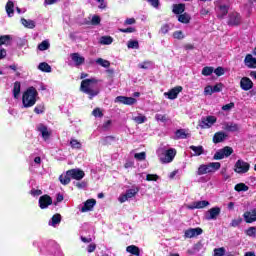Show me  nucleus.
<instances>
[{"mask_svg": "<svg viewBox=\"0 0 256 256\" xmlns=\"http://www.w3.org/2000/svg\"><path fill=\"white\" fill-rule=\"evenodd\" d=\"M98 83L99 80L95 78L84 79L81 81L80 91L88 95V99L91 100L93 97H97V95L101 93L99 86H97Z\"/></svg>", "mask_w": 256, "mask_h": 256, "instance_id": "1", "label": "nucleus"}, {"mask_svg": "<svg viewBox=\"0 0 256 256\" xmlns=\"http://www.w3.org/2000/svg\"><path fill=\"white\" fill-rule=\"evenodd\" d=\"M39 96V92L33 86L29 87L24 91L22 95V105L25 109H29V107H33L35 103H37V97Z\"/></svg>", "mask_w": 256, "mask_h": 256, "instance_id": "2", "label": "nucleus"}, {"mask_svg": "<svg viewBox=\"0 0 256 256\" xmlns=\"http://www.w3.org/2000/svg\"><path fill=\"white\" fill-rule=\"evenodd\" d=\"M221 169L220 162H210L208 164H201L198 167L196 175H207V173H215V171H219Z\"/></svg>", "mask_w": 256, "mask_h": 256, "instance_id": "3", "label": "nucleus"}, {"mask_svg": "<svg viewBox=\"0 0 256 256\" xmlns=\"http://www.w3.org/2000/svg\"><path fill=\"white\" fill-rule=\"evenodd\" d=\"M233 152L234 151L231 146H225L214 154L213 159L215 161H221V159H225V157H231V155H233Z\"/></svg>", "mask_w": 256, "mask_h": 256, "instance_id": "4", "label": "nucleus"}, {"mask_svg": "<svg viewBox=\"0 0 256 256\" xmlns=\"http://www.w3.org/2000/svg\"><path fill=\"white\" fill-rule=\"evenodd\" d=\"M214 123H217V117L209 115L201 118L198 122V127H200V129H211Z\"/></svg>", "mask_w": 256, "mask_h": 256, "instance_id": "5", "label": "nucleus"}, {"mask_svg": "<svg viewBox=\"0 0 256 256\" xmlns=\"http://www.w3.org/2000/svg\"><path fill=\"white\" fill-rule=\"evenodd\" d=\"M249 169H251V165L248 162H245L244 160H237L234 165V171L235 173L243 174L248 173Z\"/></svg>", "mask_w": 256, "mask_h": 256, "instance_id": "6", "label": "nucleus"}, {"mask_svg": "<svg viewBox=\"0 0 256 256\" xmlns=\"http://www.w3.org/2000/svg\"><path fill=\"white\" fill-rule=\"evenodd\" d=\"M137 193H139V187L128 189L125 194L119 196L118 200L120 203H125L129 199H133Z\"/></svg>", "mask_w": 256, "mask_h": 256, "instance_id": "7", "label": "nucleus"}, {"mask_svg": "<svg viewBox=\"0 0 256 256\" xmlns=\"http://www.w3.org/2000/svg\"><path fill=\"white\" fill-rule=\"evenodd\" d=\"M223 87H225V85L221 82L216 83L214 86L207 85L204 88V95H213V93H221V91H223Z\"/></svg>", "mask_w": 256, "mask_h": 256, "instance_id": "8", "label": "nucleus"}, {"mask_svg": "<svg viewBox=\"0 0 256 256\" xmlns=\"http://www.w3.org/2000/svg\"><path fill=\"white\" fill-rule=\"evenodd\" d=\"M228 25L230 27H239L241 25V14L237 12L229 14Z\"/></svg>", "mask_w": 256, "mask_h": 256, "instance_id": "9", "label": "nucleus"}, {"mask_svg": "<svg viewBox=\"0 0 256 256\" xmlns=\"http://www.w3.org/2000/svg\"><path fill=\"white\" fill-rule=\"evenodd\" d=\"M66 174L76 181H81L85 177V172L81 169H70L66 171Z\"/></svg>", "mask_w": 256, "mask_h": 256, "instance_id": "10", "label": "nucleus"}, {"mask_svg": "<svg viewBox=\"0 0 256 256\" xmlns=\"http://www.w3.org/2000/svg\"><path fill=\"white\" fill-rule=\"evenodd\" d=\"M38 203L40 209H47L49 205H53V198H51V196H49L48 194H44L40 196Z\"/></svg>", "mask_w": 256, "mask_h": 256, "instance_id": "11", "label": "nucleus"}, {"mask_svg": "<svg viewBox=\"0 0 256 256\" xmlns=\"http://www.w3.org/2000/svg\"><path fill=\"white\" fill-rule=\"evenodd\" d=\"M221 215V208L220 207H213L210 208L206 214H205V219L206 221H212L217 219V216Z\"/></svg>", "mask_w": 256, "mask_h": 256, "instance_id": "12", "label": "nucleus"}, {"mask_svg": "<svg viewBox=\"0 0 256 256\" xmlns=\"http://www.w3.org/2000/svg\"><path fill=\"white\" fill-rule=\"evenodd\" d=\"M203 234V229L202 228H190L185 230L184 232V237L186 239H193V237H199V235Z\"/></svg>", "mask_w": 256, "mask_h": 256, "instance_id": "13", "label": "nucleus"}, {"mask_svg": "<svg viewBox=\"0 0 256 256\" xmlns=\"http://www.w3.org/2000/svg\"><path fill=\"white\" fill-rule=\"evenodd\" d=\"M114 101L115 103H122V105H135L137 103V99L127 96H117Z\"/></svg>", "mask_w": 256, "mask_h": 256, "instance_id": "14", "label": "nucleus"}, {"mask_svg": "<svg viewBox=\"0 0 256 256\" xmlns=\"http://www.w3.org/2000/svg\"><path fill=\"white\" fill-rule=\"evenodd\" d=\"M181 91H183V87L176 86V87L170 89L168 92H165L164 95H165V97H168V99L173 100V99H177V97H179V94L181 93Z\"/></svg>", "mask_w": 256, "mask_h": 256, "instance_id": "15", "label": "nucleus"}, {"mask_svg": "<svg viewBox=\"0 0 256 256\" xmlns=\"http://www.w3.org/2000/svg\"><path fill=\"white\" fill-rule=\"evenodd\" d=\"M70 57L75 64V67H81V65H85V57L81 56L79 52L71 53Z\"/></svg>", "mask_w": 256, "mask_h": 256, "instance_id": "16", "label": "nucleus"}, {"mask_svg": "<svg viewBox=\"0 0 256 256\" xmlns=\"http://www.w3.org/2000/svg\"><path fill=\"white\" fill-rule=\"evenodd\" d=\"M37 131H39V133H41L42 139H44V141L49 140V138L51 137V132L49 131L47 126L43 123H40L37 126Z\"/></svg>", "mask_w": 256, "mask_h": 256, "instance_id": "17", "label": "nucleus"}, {"mask_svg": "<svg viewBox=\"0 0 256 256\" xmlns=\"http://www.w3.org/2000/svg\"><path fill=\"white\" fill-rule=\"evenodd\" d=\"M253 87V81L249 77H242L240 80V88L242 91H251Z\"/></svg>", "mask_w": 256, "mask_h": 256, "instance_id": "18", "label": "nucleus"}, {"mask_svg": "<svg viewBox=\"0 0 256 256\" xmlns=\"http://www.w3.org/2000/svg\"><path fill=\"white\" fill-rule=\"evenodd\" d=\"M175 155H177V150L170 148L165 152V158H161L163 163H171L175 159Z\"/></svg>", "mask_w": 256, "mask_h": 256, "instance_id": "19", "label": "nucleus"}, {"mask_svg": "<svg viewBox=\"0 0 256 256\" xmlns=\"http://www.w3.org/2000/svg\"><path fill=\"white\" fill-rule=\"evenodd\" d=\"M245 223H255L256 221V208L246 211L243 214Z\"/></svg>", "mask_w": 256, "mask_h": 256, "instance_id": "20", "label": "nucleus"}, {"mask_svg": "<svg viewBox=\"0 0 256 256\" xmlns=\"http://www.w3.org/2000/svg\"><path fill=\"white\" fill-rule=\"evenodd\" d=\"M97 204V200L88 199L84 202L83 207L81 208L82 213H87V211H92L95 205Z\"/></svg>", "mask_w": 256, "mask_h": 256, "instance_id": "21", "label": "nucleus"}, {"mask_svg": "<svg viewBox=\"0 0 256 256\" xmlns=\"http://www.w3.org/2000/svg\"><path fill=\"white\" fill-rule=\"evenodd\" d=\"M227 137H229V135H227V133H225L223 131H219L214 134L212 141H213V143H215V145H217L218 143H223V141H225V139H227Z\"/></svg>", "mask_w": 256, "mask_h": 256, "instance_id": "22", "label": "nucleus"}, {"mask_svg": "<svg viewBox=\"0 0 256 256\" xmlns=\"http://www.w3.org/2000/svg\"><path fill=\"white\" fill-rule=\"evenodd\" d=\"M244 63L249 69H256V58L251 54H247Z\"/></svg>", "mask_w": 256, "mask_h": 256, "instance_id": "23", "label": "nucleus"}, {"mask_svg": "<svg viewBox=\"0 0 256 256\" xmlns=\"http://www.w3.org/2000/svg\"><path fill=\"white\" fill-rule=\"evenodd\" d=\"M224 131L235 133L239 131V124H235L233 122H226L224 123Z\"/></svg>", "mask_w": 256, "mask_h": 256, "instance_id": "24", "label": "nucleus"}, {"mask_svg": "<svg viewBox=\"0 0 256 256\" xmlns=\"http://www.w3.org/2000/svg\"><path fill=\"white\" fill-rule=\"evenodd\" d=\"M209 206V201L202 200L193 203V206H189V209H205V207Z\"/></svg>", "mask_w": 256, "mask_h": 256, "instance_id": "25", "label": "nucleus"}, {"mask_svg": "<svg viewBox=\"0 0 256 256\" xmlns=\"http://www.w3.org/2000/svg\"><path fill=\"white\" fill-rule=\"evenodd\" d=\"M173 13L175 15H181L185 12V4L180 3V4H174L173 5V9H172Z\"/></svg>", "mask_w": 256, "mask_h": 256, "instance_id": "26", "label": "nucleus"}, {"mask_svg": "<svg viewBox=\"0 0 256 256\" xmlns=\"http://www.w3.org/2000/svg\"><path fill=\"white\" fill-rule=\"evenodd\" d=\"M189 149H191V151H194V156L196 157H199L203 155V153H205V149H203L202 145H199V146L191 145Z\"/></svg>", "mask_w": 256, "mask_h": 256, "instance_id": "27", "label": "nucleus"}, {"mask_svg": "<svg viewBox=\"0 0 256 256\" xmlns=\"http://www.w3.org/2000/svg\"><path fill=\"white\" fill-rule=\"evenodd\" d=\"M126 251L127 253H130V255H135V256L141 255V249H139V247L135 245H130L126 247Z\"/></svg>", "mask_w": 256, "mask_h": 256, "instance_id": "28", "label": "nucleus"}, {"mask_svg": "<svg viewBox=\"0 0 256 256\" xmlns=\"http://www.w3.org/2000/svg\"><path fill=\"white\" fill-rule=\"evenodd\" d=\"M6 13H7L8 17H13V15L15 13V4L13 3V1L7 2Z\"/></svg>", "mask_w": 256, "mask_h": 256, "instance_id": "29", "label": "nucleus"}, {"mask_svg": "<svg viewBox=\"0 0 256 256\" xmlns=\"http://www.w3.org/2000/svg\"><path fill=\"white\" fill-rule=\"evenodd\" d=\"M20 94H21V82L16 81L13 87L14 99H19Z\"/></svg>", "mask_w": 256, "mask_h": 256, "instance_id": "30", "label": "nucleus"}, {"mask_svg": "<svg viewBox=\"0 0 256 256\" xmlns=\"http://www.w3.org/2000/svg\"><path fill=\"white\" fill-rule=\"evenodd\" d=\"M39 71H42V73H51V65H49L47 62H42L38 65Z\"/></svg>", "mask_w": 256, "mask_h": 256, "instance_id": "31", "label": "nucleus"}, {"mask_svg": "<svg viewBox=\"0 0 256 256\" xmlns=\"http://www.w3.org/2000/svg\"><path fill=\"white\" fill-rule=\"evenodd\" d=\"M219 9H220V13L218 14V19H224L226 17L227 13H229V6L220 5Z\"/></svg>", "mask_w": 256, "mask_h": 256, "instance_id": "32", "label": "nucleus"}, {"mask_svg": "<svg viewBox=\"0 0 256 256\" xmlns=\"http://www.w3.org/2000/svg\"><path fill=\"white\" fill-rule=\"evenodd\" d=\"M21 23L26 29H35V21L21 18Z\"/></svg>", "mask_w": 256, "mask_h": 256, "instance_id": "33", "label": "nucleus"}, {"mask_svg": "<svg viewBox=\"0 0 256 256\" xmlns=\"http://www.w3.org/2000/svg\"><path fill=\"white\" fill-rule=\"evenodd\" d=\"M178 21L179 23H184L185 25H187V23L191 21V17L187 13L179 14Z\"/></svg>", "mask_w": 256, "mask_h": 256, "instance_id": "34", "label": "nucleus"}, {"mask_svg": "<svg viewBox=\"0 0 256 256\" xmlns=\"http://www.w3.org/2000/svg\"><path fill=\"white\" fill-rule=\"evenodd\" d=\"M115 141V136H106L102 139V145H104V147H107L109 145H113Z\"/></svg>", "mask_w": 256, "mask_h": 256, "instance_id": "35", "label": "nucleus"}, {"mask_svg": "<svg viewBox=\"0 0 256 256\" xmlns=\"http://www.w3.org/2000/svg\"><path fill=\"white\" fill-rule=\"evenodd\" d=\"M11 35H1L0 36V47L1 45H10L11 43Z\"/></svg>", "mask_w": 256, "mask_h": 256, "instance_id": "36", "label": "nucleus"}, {"mask_svg": "<svg viewBox=\"0 0 256 256\" xmlns=\"http://www.w3.org/2000/svg\"><path fill=\"white\" fill-rule=\"evenodd\" d=\"M97 65H100L101 67H104L105 69L111 67V62H109L108 60H105L103 58H98L96 60Z\"/></svg>", "mask_w": 256, "mask_h": 256, "instance_id": "37", "label": "nucleus"}, {"mask_svg": "<svg viewBox=\"0 0 256 256\" xmlns=\"http://www.w3.org/2000/svg\"><path fill=\"white\" fill-rule=\"evenodd\" d=\"M234 189L238 193H241V191H249V186H247L245 183H238L235 185Z\"/></svg>", "mask_w": 256, "mask_h": 256, "instance_id": "38", "label": "nucleus"}, {"mask_svg": "<svg viewBox=\"0 0 256 256\" xmlns=\"http://www.w3.org/2000/svg\"><path fill=\"white\" fill-rule=\"evenodd\" d=\"M175 135L176 139H187V137L189 136V134L185 133V129L176 130Z\"/></svg>", "mask_w": 256, "mask_h": 256, "instance_id": "39", "label": "nucleus"}, {"mask_svg": "<svg viewBox=\"0 0 256 256\" xmlns=\"http://www.w3.org/2000/svg\"><path fill=\"white\" fill-rule=\"evenodd\" d=\"M59 181L62 185H69L71 183V176L67 175H60Z\"/></svg>", "mask_w": 256, "mask_h": 256, "instance_id": "40", "label": "nucleus"}, {"mask_svg": "<svg viewBox=\"0 0 256 256\" xmlns=\"http://www.w3.org/2000/svg\"><path fill=\"white\" fill-rule=\"evenodd\" d=\"M101 45H111L113 43V37L111 36H102L100 38Z\"/></svg>", "mask_w": 256, "mask_h": 256, "instance_id": "41", "label": "nucleus"}, {"mask_svg": "<svg viewBox=\"0 0 256 256\" xmlns=\"http://www.w3.org/2000/svg\"><path fill=\"white\" fill-rule=\"evenodd\" d=\"M70 147L72 149H81L83 147V145L81 144V142H79V140L72 138L70 140Z\"/></svg>", "mask_w": 256, "mask_h": 256, "instance_id": "42", "label": "nucleus"}, {"mask_svg": "<svg viewBox=\"0 0 256 256\" xmlns=\"http://www.w3.org/2000/svg\"><path fill=\"white\" fill-rule=\"evenodd\" d=\"M213 71H214V68L211 67V66H205L203 69H202V75L204 77H209V75H213Z\"/></svg>", "mask_w": 256, "mask_h": 256, "instance_id": "43", "label": "nucleus"}, {"mask_svg": "<svg viewBox=\"0 0 256 256\" xmlns=\"http://www.w3.org/2000/svg\"><path fill=\"white\" fill-rule=\"evenodd\" d=\"M61 223V214L57 213L52 216V227H55V225H59Z\"/></svg>", "mask_w": 256, "mask_h": 256, "instance_id": "44", "label": "nucleus"}, {"mask_svg": "<svg viewBox=\"0 0 256 256\" xmlns=\"http://www.w3.org/2000/svg\"><path fill=\"white\" fill-rule=\"evenodd\" d=\"M133 121H135V123H137L138 125H141L145 123V121H147V117L142 114H139L138 116L133 118Z\"/></svg>", "mask_w": 256, "mask_h": 256, "instance_id": "45", "label": "nucleus"}, {"mask_svg": "<svg viewBox=\"0 0 256 256\" xmlns=\"http://www.w3.org/2000/svg\"><path fill=\"white\" fill-rule=\"evenodd\" d=\"M128 49H139V41L137 40H130L127 43Z\"/></svg>", "mask_w": 256, "mask_h": 256, "instance_id": "46", "label": "nucleus"}, {"mask_svg": "<svg viewBox=\"0 0 256 256\" xmlns=\"http://www.w3.org/2000/svg\"><path fill=\"white\" fill-rule=\"evenodd\" d=\"M50 44L47 40L42 41L39 45H38V49L39 51H47V49H49Z\"/></svg>", "mask_w": 256, "mask_h": 256, "instance_id": "47", "label": "nucleus"}, {"mask_svg": "<svg viewBox=\"0 0 256 256\" xmlns=\"http://www.w3.org/2000/svg\"><path fill=\"white\" fill-rule=\"evenodd\" d=\"M245 233L248 237H255L256 235V227L251 226L248 229L245 230Z\"/></svg>", "mask_w": 256, "mask_h": 256, "instance_id": "48", "label": "nucleus"}, {"mask_svg": "<svg viewBox=\"0 0 256 256\" xmlns=\"http://www.w3.org/2000/svg\"><path fill=\"white\" fill-rule=\"evenodd\" d=\"M155 119L156 121H161V123H167V121L169 120L166 114H156Z\"/></svg>", "mask_w": 256, "mask_h": 256, "instance_id": "49", "label": "nucleus"}, {"mask_svg": "<svg viewBox=\"0 0 256 256\" xmlns=\"http://www.w3.org/2000/svg\"><path fill=\"white\" fill-rule=\"evenodd\" d=\"M118 31L120 33H135L137 31V28L136 27L119 28Z\"/></svg>", "mask_w": 256, "mask_h": 256, "instance_id": "50", "label": "nucleus"}, {"mask_svg": "<svg viewBox=\"0 0 256 256\" xmlns=\"http://www.w3.org/2000/svg\"><path fill=\"white\" fill-rule=\"evenodd\" d=\"M34 113L36 115H41L42 113H45V106L43 104H39L34 108Z\"/></svg>", "mask_w": 256, "mask_h": 256, "instance_id": "51", "label": "nucleus"}, {"mask_svg": "<svg viewBox=\"0 0 256 256\" xmlns=\"http://www.w3.org/2000/svg\"><path fill=\"white\" fill-rule=\"evenodd\" d=\"M173 38L181 41V39H185V35H183V31L178 30V31L173 32Z\"/></svg>", "mask_w": 256, "mask_h": 256, "instance_id": "52", "label": "nucleus"}, {"mask_svg": "<svg viewBox=\"0 0 256 256\" xmlns=\"http://www.w3.org/2000/svg\"><path fill=\"white\" fill-rule=\"evenodd\" d=\"M243 223V218L239 217L238 219H234L230 223V227H239Z\"/></svg>", "mask_w": 256, "mask_h": 256, "instance_id": "53", "label": "nucleus"}, {"mask_svg": "<svg viewBox=\"0 0 256 256\" xmlns=\"http://www.w3.org/2000/svg\"><path fill=\"white\" fill-rule=\"evenodd\" d=\"M213 72L215 73V75L217 77H221V76L225 75V69L221 66L217 67Z\"/></svg>", "mask_w": 256, "mask_h": 256, "instance_id": "54", "label": "nucleus"}, {"mask_svg": "<svg viewBox=\"0 0 256 256\" xmlns=\"http://www.w3.org/2000/svg\"><path fill=\"white\" fill-rule=\"evenodd\" d=\"M169 29H171V27L169 26V24H163L160 28V33L162 35H167V33H169Z\"/></svg>", "mask_w": 256, "mask_h": 256, "instance_id": "55", "label": "nucleus"}, {"mask_svg": "<svg viewBox=\"0 0 256 256\" xmlns=\"http://www.w3.org/2000/svg\"><path fill=\"white\" fill-rule=\"evenodd\" d=\"M134 157L138 160V161H145L147 154L145 152H140V153H136L134 155Z\"/></svg>", "mask_w": 256, "mask_h": 256, "instance_id": "56", "label": "nucleus"}, {"mask_svg": "<svg viewBox=\"0 0 256 256\" xmlns=\"http://www.w3.org/2000/svg\"><path fill=\"white\" fill-rule=\"evenodd\" d=\"M223 255H225L224 247L214 249V256H223Z\"/></svg>", "mask_w": 256, "mask_h": 256, "instance_id": "57", "label": "nucleus"}, {"mask_svg": "<svg viewBox=\"0 0 256 256\" xmlns=\"http://www.w3.org/2000/svg\"><path fill=\"white\" fill-rule=\"evenodd\" d=\"M159 175L157 174H148L146 175V181H158Z\"/></svg>", "mask_w": 256, "mask_h": 256, "instance_id": "58", "label": "nucleus"}, {"mask_svg": "<svg viewBox=\"0 0 256 256\" xmlns=\"http://www.w3.org/2000/svg\"><path fill=\"white\" fill-rule=\"evenodd\" d=\"M233 107H235V103L230 102V103L225 104L224 106H222V111H231V109H233Z\"/></svg>", "mask_w": 256, "mask_h": 256, "instance_id": "59", "label": "nucleus"}, {"mask_svg": "<svg viewBox=\"0 0 256 256\" xmlns=\"http://www.w3.org/2000/svg\"><path fill=\"white\" fill-rule=\"evenodd\" d=\"M30 195H32L33 197H39V195H43V191H42V190H39V189L33 188V189L30 191Z\"/></svg>", "mask_w": 256, "mask_h": 256, "instance_id": "60", "label": "nucleus"}, {"mask_svg": "<svg viewBox=\"0 0 256 256\" xmlns=\"http://www.w3.org/2000/svg\"><path fill=\"white\" fill-rule=\"evenodd\" d=\"M101 23V17L94 15L91 20V25H99Z\"/></svg>", "mask_w": 256, "mask_h": 256, "instance_id": "61", "label": "nucleus"}, {"mask_svg": "<svg viewBox=\"0 0 256 256\" xmlns=\"http://www.w3.org/2000/svg\"><path fill=\"white\" fill-rule=\"evenodd\" d=\"M92 115L94 117H103V111H101L100 108H95L93 111H92Z\"/></svg>", "mask_w": 256, "mask_h": 256, "instance_id": "62", "label": "nucleus"}, {"mask_svg": "<svg viewBox=\"0 0 256 256\" xmlns=\"http://www.w3.org/2000/svg\"><path fill=\"white\" fill-rule=\"evenodd\" d=\"M95 249H97V244L91 243L87 247V252L88 253H94Z\"/></svg>", "mask_w": 256, "mask_h": 256, "instance_id": "63", "label": "nucleus"}, {"mask_svg": "<svg viewBox=\"0 0 256 256\" xmlns=\"http://www.w3.org/2000/svg\"><path fill=\"white\" fill-rule=\"evenodd\" d=\"M135 23H137V20H135V18H127L124 21V25H135Z\"/></svg>", "mask_w": 256, "mask_h": 256, "instance_id": "64", "label": "nucleus"}]
</instances>
